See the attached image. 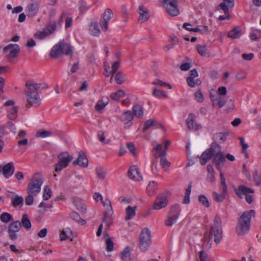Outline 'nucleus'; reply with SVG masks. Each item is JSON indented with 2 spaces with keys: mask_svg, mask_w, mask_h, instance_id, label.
<instances>
[{
  "mask_svg": "<svg viewBox=\"0 0 261 261\" xmlns=\"http://www.w3.org/2000/svg\"><path fill=\"white\" fill-rule=\"evenodd\" d=\"M153 152L154 156L155 158H160L162 156H166L167 152L164 150L162 144L158 143L153 148Z\"/></svg>",
  "mask_w": 261,
  "mask_h": 261,
  "instance_id": "obj_24",
  "label": "nucleus"
},
{
  "mask_svg": "<svg viewBox=\"0 0 261 261\" xmlns=\"http://www.w3.org/2000/svg\"><path fill=\"white\" fill-rule=\"evenodd\" d=\"M238 190L245 195L248 194V193H254V191L252 189L243 185H240L239 187Z\"/></svg>",
  "mask_w": 261,
  "mask_h": 261,
  "instance_id": "obj_50",
  "label": "nucleus"
},
{
  "mask_svg": "<svg viewBox=\"0 0 261 261\" xmlns=\"http://www.w3.org/2000/svg\"><path fill=\"white\" fill-rule=\"evenodd\" d=\"M214 155L213 150L211 149V146L206 149L201 154L199 161L200 163L202 165H205L206 162L210 160L212 157Z\"/></svg>",
  "mask_w": 261,
  "mask_h": 261,
  "instance_id": "obj_23",
  "label": "nucleus"
},
{
  "mask_svg": "<svg viewBox=\"0 0 261 261\" xmlns=\"http://www.w3.org/2000/svg\"><path fill=\"white\" fill-rule=\"evenodd\" d=\"M210 98L213 103H214L215 101L217 102L219 108L223 107L226 102L225 98L221 96H219L218 97L216 98L214 95L211 94Z\"/></svg>",
  "mask_w": 261,
  "mask_h": 261,
  "instance_id": "obj_30",
  "label": "nucleus"
},
{
  "mask_svg": "<svg viewBox=\"0 0 261 261\" xmlns=\"http://www.w3.org/2000/svg\"><path fill=\"white\" fill-rule=\"evenodd\" d=\"M109 99L107 96H104L98 100L95 105V109L96 111L100 112L109 103Z\"/></svg>",
  "mask_w": 261,
  "mask_h": 261,
  "instance_id": "obj_25",
  "label": "nucleus"
},
{
  "mask_svg": "<svg viewBox=\"0 0 261 261\" xmlns=\"http://www.w3.org/2000/svg\"><path fill=\"white\" fill-rule=\"evenodd\" d=\"M196 49L198 53L202 56H206L208 55L207 49L205 45H197Z\"/></svg>",
  "mask_w": 261,
  "mask_h": 261,
  "instance_id": "obj_46",
  "label": "nucleus"
},
{
  "mask_svg": "<svg viewBox=\"0 0 261 261\" xmlns=\"http://www.w3.org/2000/svg\"><path fill=\"white\" fill-rule=\"evenodd\" d=\"M101 201L103 206L106 207L104 216L103 217V221H106L109 219H110V218L113 216V211L111 205V203L110 200L106 199L105 201H103V200Z\"/></svg>",
  "mask_w": 261,
  "mask_h": 261,
  "instance_id": "obj_20",
  "label": "nucleus"
},
{
  "mask_svg": "<svg viewBox=\"0 0 261 261\" xmlns=\"http://www.w3.org/2000/svg\"><path fill=\"white\" fill-rule=\"evenodd\" d=\"M247 73L245 71H241L238 72L236 76V79L239 81H241L244 79L247 76Z\"/></svg>",
  "mask_w": 261,
  "mask_h": 261,
  "instance_id": "obj_64",
  "label": "nucleus"
},
{
  "mask_svg": "<svg viewBox=\"0 0 261 261\" xmlns=\"http://www.w3.org/2000/svg\"><path fill=\"white\" fill-rule=\"evenodd\" d=\"M158 186V184L154 180L151 181L146 187V191L149 196L153 195Z\"/></svg>",
  "mask_w": 261,
  "mask_h": 261,
  "instance_id": "obj_31",
  "label": "nucleus"
},
{
  "mask_svg": "<svg viewBox=\"0 0 261 261\" xmlns=\"http://www.w3.org/2000/svg\"><path fill=\"white\" fill-rule=\"evenodd\" d=\"M59 162L55 165V172H59L66 168L73 158L67 151H64L58 155Z\"/></svg>",
  "mask_w": 261,
  "mask_h": 261,
  "instance_id": "obj_6",
  "label": "nucleus"
},
{
  "mask_svg": "<svg viewBox=\"0 0 261 261\" xmlns=\"http://www.w3.org/2000/svg\"><path fill=\"white\" fill-rule=\"evenodd\" d=\"M118 117L119 120L124 123V127L125 128H128L133 124L132 121L134 118V116L130 111H126Z\"/></svg>",
  "mask_w": 261,
  "mask_h": 261,
  "instance_id": "obj_12",
  "label": "nucleus"
},
{
  "mask_svg": "<svg viewBox=\"0 0 261 261\" xmlns=\"http://www.w3.org/2000/svg\"><path fill=\"white\" fill-rule=\"evenodd\" d=\"M92 7V5H87V3L85 1H81L80 2V10L82 12H85Z\"/></svg>",
  "mask_w": 261,
  "mask_h": 261,
  "instance_id": "obj_54",
  "label": "nucleus"
},
{
  "mask_svg": "<svg viewBox=\"0 0 261 261\" xmlns=\"http://www.w3.org/2000/svg\"><path fill=\"white\" fill-rule=\"evenodd\" d=\"M170 195V193L168 191L159 195L153 203V208L155 210H159L166 207L168 205V198Z\"/></svg>",
  "mask_w": 261,
  "mask_h": 261,
  "instance_id": "obj_9",
  "label": "nucleus"
},
{
  "mask_svg": "<svg viewBox=\"0 0 261 261\" xmlns=\"http://www.w3.org/2000/svg\"><path fill=\"white\" fill-rule=\"evenodd\" d=\"M58 27V26L57 25L56 21H50L47 25V29L46 30L49 35H51L54 33Z\"/></svg>",
  "mask_w": 261,
  "mask_h": 261,
  "instance_id": "obj_40",
  "label": "nucleus"
},
{
  "mask_svg": "<svg viewBox=\"0 0 261 261\" xmlns=\"http://www.w3.org/2000/svg\"><path fill=\"white\" fill-rule=\"evenodd\" d=\"M23 202V198L21 196H17L12 199V205L14 207H17L20 205L22 206Z\"/></svg>",
  "mask_w": 261,
  "mask_h": 261,
  "instance_id": "obj_48",
  "label": "nucleus"
},
{
  "mask_svg": "<svg viewBox=\"0 0 261 261\" xmlns=\"http://www.w3.org/2000/svg\"><path fill=\"white\" fill-rule=\"evenodd\" d=\"M52 134L53 133L51 132L45 130H40L36 133V136L38 138H44L51 136Z\"/></svg>",
  "mask_w": 261,
  "mask_h": 261,
  "instance_id": "obj_45",
  "label": "nucleus"
},
{
  "mask_svg": "<svg viewBox=\"0 0 261 261\" xmlns=\"http://www.w3.org/2000/svg\"><path fill=\"white\" fill-rule=\"evenodd\" d=\"M18 108L14 106L7 110V117L11 120H14L17 117Z\"/></svg>",
  "mask_w": 261,
  "mask_h": 261,
  "instance_id": "obj_28",
  "label": "nucleus"
},
{
  "mask_svg": "<svg viewBox=\"0 0 261 261\" xmlns=\"http://www.w3.org/2000/svg\"><path fill=\"white\" fill-rule=\"evenodd\" d=\"M15 167L13 162H10L5 165H0V174H2L6 178H10L14 172Z\"/></svg>",
  "mask_w": 261,
  "mask_h": 261,
  "instance_id": "obj_13",
  "label": "nucleus"
},
{
  "mask_svg": "<svg viewBox=\"0 0 261 261\" xmlns=\"http://www.w3.org/2000/svg\"><path fill=\"white\" fill-rule=\"evenodd\" d=\"M128 176L131 179H140L143 178L139 168L136 165L130 167L128 171Z\"/></svg>",
  "mask_w": 261,
  "mask_h": 261,
  "instance_id": "obj_18",
  "label": "nucleus"
},
{
  "mask_svg": "<svg viewBox=\"0 0 261 261\" xmlns=\"http://www.w3.org/2000/svg\"><path fill=\"white\" fill-rule=\"evenodd\" d=\"M250 39L252 41H255L261 38V30L252 28L250 34Z\"/></svg>",
  "mask_w": 261,
  "mask_h": 261,
  "instance_id": "obj_38",
  "label": "nucleus"
},
{
  "mask_svg": "<svg viewBox=\"0 0 261 261\" xmlns=\"http://www.w3.org/2000/svg\"><path fill=\"white\" fill-rule=\"evenodd\" d=\"M21 228V224L19 221L11 222L8 227L9 238L12 241H15L17 239V232Z\"/></svg>",
  "mask_w": 261,
  "mask_h": 261,
  "instance_id": "obj_10",
  "label": "nucleus"
},
{
  "mask_svg": "<svg viewBox=\"0 0 261 261\" xmlns=\"http://www.w3.org/2000/svg\"><path fill=\"white\" fill-rule=\"evenodd\" d=\"M125 95V92L122 90H119L115 93L111 94V98L114 100H119L120 98L124 96Z\"/></svg>",
  "mask_w": 261,
  "mask_h": 261,
  "instance_id": "obj_39",
  "label": "nucleus"
},
{
  "mask_svg": "<svg viewBox=\"0 0 261 261\" xmlns=\"http://www.w3.org/2000/svg\"><path fill=\"white\" fill-rule=\"evenodd\" d=\"M150 244V231L148 228H144L142 230L139 237V248L142 251L144 252L149 248Z\"/></svg>",
  "mask_w": 261,
  "mask_h": 261,
  "instance_id": "obj_7",
  "label": "nucleus"
},
{
  "mask_svg": "<svg viewBox=\"0 0 261 261\" xmlns=\"http://www.w3.org/2000/svg\"><path fill=\"white\" fill-rule=\"evenodd\" d=\"M5 124L7 128L9 129L11 132L14 134L16 133L17 129L15 124L13 122L8 121Z\"/></svg>",
  "mask_w": 261,
  "mask_h": 261,
  "instance_id": "obj_58",
  "label": "nucleus"
},
{
  "mask_svg": "<svg viewBox=\"0 0 261 261\" xmlns=\"http://www.w3.org/2000/svg\"><path fill=\"white\" fill-rule=\"evenodd\" d=\"M195 115L194 114L190 113L186 120L187 127L190 129L197 130L201 128L200 125L194 122Z\"/></svg>",
  "mask_w": 261,
  "mask_h": 261,
  "instance_id": "obj_19",
  "label": "nucleus"
},
{
  "mask_svg": "<svg viewBox=\"0 0 261 261\" xmlns=\"http://www.w3.org/2000/svg\"><path fill=\"white\" fill-rule=\"evenodd\" d=\"M152 84L160 86L167 87L169 89L172 88L171 86L169 84L163 82L162 81L159 79H156L154 80L152 82Z\"/></svg>",
  "mask_w": 261,
  "mask_h": 261,
  "instance_id": "obj_51",
  "label": "nucleus"
},
{
  "mask_svg": "<svg viewBox=\"0 0 261 261\" xmlns=\"http://www.w3.org/2000/svg\"><path fill=\"white\" fill-rule=\"evenodd\" d=\"M77 209L82 213H85L86 212V205L82 202H77L75 203Z\"/></svg>",
  "mask_w": 261,
  "mask_h": 261,
  "instance_id": "obj_62",
  "label": "nucleus"
},
{
  "mask_svg": "<svg viewBox=\"0 0 261 261\" xmlns=\"http://www.w3.org/2000/svg\"><path fill=\"white\" fill-rule=\"evenodd\" d=\"M233 6V0H223V2L220 5V7L223 10L225 14L229 12V8H232Z\"/></svg>",
  "mask_w": 261,
  "mask_h": 261,
  "instance_id": "obj_26",
  "label": "nucleus"
},
{
  "mask_svg": "<svg viewBox=\"0 0 261 261\" xmlns=\"http://www.w3.org/2000/svg\"><path fill=\"white\" fill-rule=\"evenodd\" d=\"M115 81L118 84H122L125 81V75L121 72H118L115 76Z\"/></svg>",
  "mask_w": 261,
  "mask_h": 261,
  "instance_id": "obj_49",
  "label": "nucleus"
},
{
  "mask_svg": "<svg viewBox=\"0 0 261 261\" xmlns=\"http://www.w3.org/2000/svg\"><path fill=\"white\" fill-rule=\"evenodd\" d=\"M255 211L251 210L244 212L238 219L236 226V232L239 236H243L247 233L250 226V221L252 216H254Z\"/></svg>",
  "mask_w": 261,
  "mask_h": 261,
  "instance_id": "obj_3",
  "label": "nucleus"
},
{
  "mask_svg": "<svg viewBox=\"0 0 261 261\" xmlns=\"http://www.w3.org/2000/svg\"><path fill=\"white\" fill-rule=\"evenodd\" d=\"M20 223L21 227L23 226L27 230H29L31 228V223L27 214L22 215Z\"/></svg>",
  "mask_w": 261,
  "mask_h": 261,
  "instance_id": "obj_33",
  "label": "nucleus"
},
{
  "mask_svg": "<svg viewBox=\"0 0 261 261\" xmlns=\"http://www.w3.org/2000/svg\"><path fill=\"white\" fill-rule=\"evenodd\" d=\"M97 137L99 141L104 144H108L110 142L109 140H106L104 133L102 131L97 132Z\"/></svg>",
  "mask_w": 261,
  "mask_h": 261,
  "instance_id": "obj_52",
  "label": "nucleus"
},
{
  "mask_svg": "<svg viewBox=\"0 0 261 261\" xmlns=\"http://www.w3.org/2000/svg\"><path fill=\"white\" fill-rule=\"evenodd\" d=\"M113 12L110 9L105 10L100 20V24L103 31H106L108 28V22L112 18Z\"/></svg>",
  "mask_w": 261,
  "mask_h": 261,
  "instance_id": "obj_15",
  "label": "nucleus"
},
{
  "mask_svg": "<svg viewBox=\"0 0 261 261\" xmlns=\"http://www.w3.org/2000/svg\"><path fill=\"white\" fill-rule=\"evenodd\" d=\"M194 96L196 100L198 102H202L204 100L203 95L200 91L196 92L194 94Z\"/></svg>",
  "mask_w": 261,
  "mask_h": 261,
  "instance_id": "obj_60",
  "label": "nucleus"
},
{
  "mask_svg": "<svg viewBox=\"0 0 261 261\" xmlns=\"http://www.w3.org/2000/svg\"><path fill=\"white\" fill-rule=\"evenodd\" d=\"M74 166L79 165L82 167H87L88 165V160L86 155L82 152L79 153L77 159L73 162Z\"/></svg>",
  "mask_w": 261,
  "mask_h": 261,
  "instance_id": "obj_22",
  "label": "nucleus"
},
{
  "mask_svg": "<svg viewBox=\"0 0 261 261\" xmlns=\"http://www.w3.org/2000/svg\"><path fill=\"white\" fill-rule=\"evenodd\" d=\"M73 54V48L64 40H60L51 48L50 56L57 58L63 55L72 56Z\"/></svg>",
  "mask_w": 261,
  "mask_h": 261,
  "instance_id": "obj_4",
  "label": "nucleus"
},
{
  "mask_svg": "<svg viewBox=\"0 0 261 261\" xmlns=\"http://www.w3.org/2000/svg\"><path fill=\"white\" fill-rule=\"evenodd\" d=\"M199 202L205 207H208L210 203L207 198L204 195H199L198 197Z\"/></svg>",
  "mask_w": 261,
  "mask_h": 261,
  "instance_id": "obj_53",
  "label": "nucleus"
},
{
  "mask_svg": "<svg viewBox=\"0 0 261 261\" xmlns=\"http://www.w3.org/2000/svg\"><path fill=\"white\" fill-rule=\"evenodd\" d=\"M3 51L5 53L10 51L8 56L9 59H11L17 56L20 51V48L17 44H10L3 48Z\"/></svg>",
  "mask_w": 261,
  "mask_h": 261,
  "instance_id": "obj_17",
  "label": "nucleus"
},
{
  "mask_svg": "<svg viewBox=\"0 0 261 261\" xmlns=\"http://www.w3.org/2000/svg\"><path fill=\"white\" fill-rule=\"evenodd\" d=\"M42 84L37 83L34 81H28L25 82L26 90L24 92L27 105L30 107H38L41 103V99L38 90L43 89Z\"/></svg>",
  "mask_w": 261,
  "mask_h": 261,
  "instance_id": "obj_2",
  "label": "nucleus"
},
{
  "mask_svg": "<svg viewBox=\"0 0 261 261\" xmlns=\"http://www.w3.org/2000/svg\"><path fill=\"white\" fill-rule=\"evenodd\" d=\"M242 34V30L240 28H234L229 32L228 36L232 39H238Z\"/></svg>",
  "mask_w": 261,
  "mask_h": 261,
  "instance_id": "obj_29",
  "label": "nucleus"
},
{
  "mask_svg": "<svg viewBox=\"0 0 261 261\" xmlns=\"http://www.w3.org/2000/svg\"><path fill=\"white\" fill-rule=\"evenodd\" d=\"M89 32L94 36H98L100 33V31L97 22H92L89 25Z\"/></svg>",
  "mask_w": 261,
  "mask_h": 261,
  "instance_id": "obj_27",
  "label": "nucleus"
},
{
  "mask_svg": "<svg viewBox=\"0 0 261 261\" xmlns=\"http://www.w3.org/2000/svg\"><path fill=\"white\" fill-rule=\"evenodd\" d=\"M121 258L122 261H132L130 256V251L129 247H126L121 252Z\"/></svg>",
  "mask_w": 261,
  "mask_h": 261,
  "instance_id": "obj_35",
  "label": "nucleus"
},
{
  "mask_svg": "<svg viewBox=\"0 0 261 261\" xmlns=\"http://www.w3.org/2000/svg\"><path fill=\"white\" fill-rule=\"evenodd\" d=\"M70 216L71 219L75 221H79L80 220H81L83 222V224H85L86 223L85 221L82 219L79 214L75 212H72L71 213Z\"/></svg>",
  "mask_w": 261,
  "mask_h": 261,
  "instance_id": "obj_57",
  "label": "nucleus"
},
{
  "mask_svg": "<svg viewBox=\"0 0 261 261\" xmlns=\"http://www.w3.org/2000/svg\"><path fill=\"white\" fill-rule=\"evenodd\" d=\"M222 220L221 218L216 216L214 221V224L211 226L208 234L205 233L203 239V247L206 249L211 248L212 244V237H214V242L216 244L220 243L223 238Z\"/></svg>",
  "mask_w": 261,
  "mask_h": 261,
  "instance_id": "obj_1",
  "label": "nucleus"
},
{
  "mask_svg": "<svg viewBox=\"0 0 261 261\" xmlns=\"http://www.w3.org/2000/svg\"><path fill=\"white\" fill-rule=\"evenodd\" d=\"M170 164V162L168 161L166 156L160 158V165L165 170H167L169 168Z\"/></svg>",
  "mask_w": 261,
  "mask_h": 261,
  "instance_id": "obj_44",
  "label": "nucleus"
},
{
  "mask_svg": "<svg viewBox=\"0 0 261 261\" xmlns=\"http://www.w3.org/2000/svg\"><path fill=\"white\" fill-rule=\"evenodd\" d=\"M0 220L5 223H7L13 220L12 216L8 213H3L0 216Z\"/></svg>",
  "mask_w": 261,
  "mask_h": 261,
  "instance_id": "obj_42",
  "label": "nucleus"
},
{
  "mask_svg": "<svg viewBox=\"0 0 261 261\" xmlns=\"http://www.w3.org/2000/svg\"><path fill=\"white\" fill-rule=\"evenodd\" d=\"M211 149L213 150V162L219 170L224 166L226 162L225 154L222 152L221 147L216 143L211 144Z\"/></svg>",
  "mask_w": 261,
  "mask_h": 261,
  "instance_id": "obj_5",
  "label": "nucleus"
},
{
  "mask_svg": "<svg viewBox=\"0 0 261 261\" xmlns=\"http://www.w3.org/2000/svg\"><path fill=\"white\" fill-rule=\"evenodd\" d=\"M35 196V195L28 193V195L25 197V204L28 205H32L34 201L33 197Z\"/></svg>",
  "mask_w": 261,
  "mask_h": 261,
  "instance_id": "obj_61",
  "label": "nucleus"
},
{
  "mask_svg": "<svg viewBox=\"0 0 261 261\" xmlns=\"http://www.w3.org/2000/svg\"><path fill=\"white\" fill-rule=\"evenodd\" d=\"M49 35H50L49 34V33L47 32V31L46 30H43L42 31H39V32H36L34 36L37 39L42 40Z\"/></svg>",
  "mask_w": 261,
  "mask_h": 261,
  "instance_id": "obj_47",
  "label": "nucleus"
},
{
  "mask_svg": "<svg viewBox=\"0 0 261 261\" xmlns=\"http://www.w3.org/2000/svg\"><path fill=\"white\" fill-rule=\"evenodd\" d=\"M162 125L161 123L152 119H149L146 121L144 124L143 132H145L146 130L149 129L151 126H155V127H159Z\"/></svg>",
  "mask_w": 261,
  "mask_h": 261,
  "instance_id": "obj_32",
  "label": "nucleus"
},
{
  "mask_svg": "<svg viewBox=\"0 0 261 261\" xmlns=\"http://www.w3.org/2000/svg\"><path fill=\"white\" fill-rule=\"evenodd\" d=\"M187 82L188 85L191 87H194L196 85H200L201 83V82L198 81L195 82L194 80V78L191 77H187Z\"/></svg>",
  "mask_w": 261,
  "mask_h": 261,
  "instance_id": "obj_59",
  "label": "nucleus"
},
{
  "mask_svg": "<svg viewBox=\"0 0 261 261\" xmlns=\"http://www.w3.org/2000/svg\"><path fill=\"white\" fill-rule=\"evenodd\" d=\"M163 5L169 15L175 16L179 14V11L176 0H164Z\"/></svg>",
  "mask_w": 261,
  "mask_h": 261,
  "instance_id": "obj_11",
  "label": "nucleus"
},
{
  "mask_svg": "<svg viewBox=\"0 0 261 261\" xmlns=\"http://www.w3.org/2000/svg\"><path fill=\"white\" fill-rule=\"evenodd\" d=\"M40 8L39 4L37 2L29 3L25 8V11L29 17H33L38 13Z\"/></svg>",
  "mask_w": 261,
  "mask_h": 261,
  "instance_id": "obj_14",
  "label": "nucleus"
},
{
  "mask_svg": "<svg viewBox=\"0 0 261 261\" xmlns=\"http://www.w3.org/2000/svg\"><path fill=\"white\" fill-rule=\"evenodd\" d=\"M226 194L222 193L218 194L216 192L213 193V197L214 199L217 202H221L225 199Z\"/></svg>",
  "mask_w": 261,
  "mask_h": 261,
  "instance_id": "obj_43",
  "label": "nucleus"
},
{
  "mask_svg": "<svg viewBox=\"0 0 261 261\" xmlns=\"http://www.w3.org/2000/svg\"><path fill=\"white\" fill-rule=\"evenodd\" d=\"M180 205L176 204L172 206L168 213L167 219L165 220V224L169 227L175 224L180 214Z\"/></svg>",
  "mask_w": 261,
  "mask_h": 261,
  "instance_id": "obj_8",
  "label": "nucleus"
},
{
  "mask_svg": "<svg viewBox=\"0 0 261 261\" xmlns=\"http://www.w3.org/2000/svg\"><path fill=\"white\" fill-rule=\"evenodd\" d=\"M41 180H31L27 187L28 193L36 195L41 190Z\"/></svg>",
  "mask_w": 261,
  "mask_h": 261,
  "instance_id": "obj_16",
  "label": "nucleus"
},
{
  "mask_svg": "<svg viewBox=\"0 0 261 261\" xmlns=\"http://www.w3.org/2000/svg\"><path fill=\"white\" fill-rule=\"evenodd\" d=\"M106 243L107 245V250L108 252L112 251L114 249V243L112 240V238H109L108 239H107Z\"/></svg>",
  "mask_w": 261,
  "mask_h": 261,
  "instance_id": "obj_55",
  "label": "nucleus"
},
{
  "mask_svg": "<svg viewBox=\"0 0 261 261\" xmlns=\"http://www.w3.org/2000/svg\"><path fill=\"white\" fill-rule=\"evenodd\" d=\"M51 191L47 186L44 188L43 198L45 200H47L51 197Z\"/></svg>",
  "mask_w": 261,
  "mask_h": 261,
  "instance_id": "obj_56",
  "label": "nucleus"
},
{
  "mask_svg": "<svg viewBox=\"0 0 261 261\" xmlns=\"http://www.w3.org/2000/svg\"><path fill=\"white\" fill-rule=\"evenodd\" d=\"M138 13L140 15L138 20L140 22H144L147 21L149 18L148 10L143 5H140L138 9Z\"/></svg>",
  "mask_w": 261,
  "mask_h": 261,
  "instance_id": "obj_21",
  "label": "nucleus"
},
{
  "mask_svg": "<svg viewBox=\"0 0 261 261\" xmlns=\"http://www.w3.org/2000/svg\"><path fill=\"white\" fill-rule=\"evenodd\" d=\"M152 95L158 99H163L167 97V94L164 91L156 88L153 89Z\"/></svg>",
  "mask_w": 261,
  "mask_h": 261,
  "instance_id": "obj_36",
  "label": "nucleus"
},
{
  "mask_svg": "<svg viewBox=\"0 0 261 261\" xmlns=\"http://www.w3.org/2000/svg\"><path fill=\"white\" fill-rule=\"evenodd\" d=\"M134 116L135 115L138 118H141L143 116V107L139 104H136L133 108Z\"/></svg>",
  "mask_w": 261,
  "mask_h": 261,
  "instance_id": "obj_34",
  "label": "nucleus"
},
{
  "mask_svg": "<svg viewBox=\"0 0 261 261\" xmlns=\"http://www.w3.org/2000/svg\"><path fill=\"white\" fill-rule=\"evenodd\" d=\"M136 208L137 206L132 207L131 206H128L126 207L125 210L126 214V220L131 219L135 216Z\"/></svg>",
  "mask_w": 261,
  "mask_h": 261,
  "instance_id": "obj_37",
  "label": "nucleus"
},
{
  "mask_svg": "<svg viewBox=\"0 0 261 261\" xmlns=\"http://www.w3.org/2000/svg\"><path fill=\"white\" fill-rule=\"evenodd\" d=\"M97 176L99 178L103 179L106 177L107 172L106 170L101 167H97L95 169Z\"/></svg>",
  "mask_w": 261,
  "mask_h": 261,
  "instance_id": "obj_41",
  "label": "nucleus"
},
{
  "mask_svg": "<svg viewBox=\"0 0 261 261\" xmlns=\"http://www.w3.org/2000/svg\"><path fill=\"white\" fill-rule=\"evenodd\" d=\"M199 258L200 261H210L207 254L203 251L199 252Z\"/></svg>",
  "mask_w": 261,
  "mask_h": 261,
  "instance_id": "obj_63",
  "label": "nucleus"
}]
</instances>
